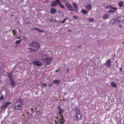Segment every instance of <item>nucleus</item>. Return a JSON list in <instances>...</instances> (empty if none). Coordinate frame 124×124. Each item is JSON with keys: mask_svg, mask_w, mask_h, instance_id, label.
<instances>
[{"mask_svg": "<svg viewBox=\"0 0 124 124\" xmlns=\"http://www.w3.org/2000/svg\"><path fill=\"white\" fill-rule=\"evenodd\" d=\"M13 33L14 35H16V31L15 30H12Z\"/></svg>", "mask_w": 124, "mask_h": 124, "instance_id": "29", "label": "nucleus"}, {"mask_svg": "<svg viewBox=\"0 0 124 124\" xmlns=\"http://www.w3.org/2000/svg\"><path fill=\"white\" fill-rule=\"evenodd\" d=\"M8 77L9 79L11 80V79H13L12 78V76L11 74H8Z\"/></svg>", "mask_w": 124, "mask_h": 124, "instance_id": "27", "label": "nucleus"}, {"mask_svg": "<svg viewBox=\"0 0 124 124\" xmlns=\"http://www.w3.org/2000/svg\"><path fill=\"white\" fill-rule=\"evenodd\" d=\"M52 83H50V84H49L48 85V86H49V87H50V86H51L52 85Z\"/></svg>", "mask_w": 124, "mask_h": 124, "instance_id": "36", "label": "nucleus"}, {"mask_svg": "<svg viewBox=\"0 0 124 124\" xmlns=\"http://www.w3.org/2000/svg\"><path fill=\"white\" fill-rule=\"evenodd\" d=\"M3 97L2 95L0 97V99L1 100H2L3 99Z\"/></svg>", "mask_w": 124, "mask_h": 124, "instance_id": "35", "label": "nucleus"}, {"mask_svg": "<svg viewBox=\"0 0 124 124\" xmlns=\"http://www.w3.org/2000/svg\"><path fill=\"white\" fill-rule=\"evenodd\" d=\"M29 50V51L30 52H32L33 51H36V50H35L34 49H33L31 48H28Z\"/></svg>", "mask_w": 124, "mask_h": 124, "instance_id": "21", "label": "nucleus"}, {"mask_svg": "<svg viewBox=\"0 0 124 124\" xmlns=\"http://www.w3.org/2000/svg\"><path fill=\"white\" fill-rule=\"evenodd\" d=\"M109 17V15L108 14H105L104 15L103 17V18L104 19H105L108 18Z\"/></svg>", "mask_w": 124, "mask_h": 124, "instance_id": "23", "label": "nucleus"}, {"mask_svg": "<svg viewBox=\"0 0 124 124\" xmlns=\"http://www.w3.org/2000/svg\"><path fill=\"white\" fill-rule=\"evenodd\" d=\"M62 109H59V113H60V114H62L63 112V111Z\"/></svg>", "mask_w": 124, "mask_h": 124, "instance_id": "28", "label": "nucleus"}, {"mask_svg": "<svg viewBox=\"0 0 124 124\" xmlns=\"http://www.w3.org/2000/svg\"><path fill=\"white\" fill-rule=\"evenodd\" d=\"M20 37H18L16 38V39H20Z\"/></svg>", "mask_w": 124, "mask_h": 124, "instance_id": "39", "label": "nucleus"}, {"mask_svg": "<svg viewBox=\"0 0 124 124\" xmlns=\"http://www.w3.org/2000/svg\"><path fill=\"white\" fill-rule=\"evenodd\" d=\"M31 111H33V109H31Z\"/></svg>", "mask_w": 124, "mask_h": 124, "instance_id": "43", "label": "nucleus"}, {"mask_svg": "<svg viewBox=\"0 0 124 124\" xmlns=\"http://www.w3.org/2000/svg\"><path fill=\"white\" fill-rule=\"evenodd\" d=\"M111 85L114 87H116L117 85L114 82H111Z\"/></svg>", "mask_w": 124, "mask_h": 124, "instance_id": "19", "label": "nucleus"}, {"mask_svg": "<svg viewBox=\"0 0 124 124\" xmlns=\"http://www.w3.org/2000/svg\"><path fill=\"white\" fill-rule=\"evenodd\" d=\"M81 12L83 14H85L88 13L87 11L84 9H83L81 10Z\"/></svg>", "mask_w": 124, "mask_h": 124, "instance_id": "18", "label": "nucleus"}, {"mask_svg": "<svg viewBox=\"0 0 124 124\" xmlns=\"http://www.w3.org/2000/svg\"><path fill=\"white\" fill-rule=\"evenodd\" d=\"M116 19L117 22H122L124 20V16H120L118 17Z\"/></svg>", "mask_w": 124, "mask_h": 124, "instance_id": "7", "label": "nucleus"}, {"mask_svg": "<svg viewBox=\"0 0 124 124\" xmlns=\"http://www.w3.org/2000/svg\"><path fill=\"white\" fill-rule=\"evenodd\" d=\"M69 71V69H68L67 70V72L68 73Z\"/></svg>", "mask_w": 124, "mask_h": 124, "instance_id": "37", "label": "nucleus"}, {"mask_svg": "<svg viewBox=\"0 0 124 124\" xmlns=\"http://www.w3.org/2000/svg\"><path fill=\"white\" fill-rule=\"evenodd\" d=\"M10 84L12 85V86L13 87L16 84L15 82L13 81V79L10 80Z\"/></svg>", "mask_w": 124, "mask_h": 124, "instance_id": "12", "label": "nucleus"}, {"mask_svg": "<svg viewBox=\"0 0 124 124\" xmlns=\"http://www.w3.org/2000/svg\"><path fill=\"white\" fill-rule=\"evenodd\" d=\"M10 103H11L10 102H6L4 105V108H7V106Z\"/></svg>", "mask_w": 124, "mask_h": 124, "instance_id": "17", "label": "nucleus"}, {"mask_svg": "<svg viewBox=\"0 0 124 124\" xmlns=\"http://www.w3.org/2000/svg\"><path fill=\"white\" fill-rule=\"evenodd\" d=\"M73 18L75 19V20H77L78 19V17L76 16H73Z\"/></svg>", "mask_w": 124, "mask_h": 124, "instance_id": "30", "label": "nucleus"}, {"mask_svg": "<svg viewBox=\"0 0 124 124\" xmlns=\"http://www.w3.org/2000/svg\"><path fill=\"white\" fill-rule=\"evenodd\" d=\"M29 45L30 46L34 47V49L36 51L39 48L40 45L37 42L32 41Z\"/></svg>", "mask_w": 124, "mask_h": 124, "instance_id": "1", "label": "nucleus"}, {"mask_svg": "<svg viewBox=\"0 0 124 124\" xmlns=\"http://www.w3.org/2000/svg\"><path fill=\"white\" fill-rule=\"evenodd\" d=\"M62 0L63 2H65L66 1V0Z\"/></svg>", "mask_w": 124, "mask_h": 124, "instance_id": "41", "label": "nucleus"}, {"mask_svg": "<svg viewBox=\"0 0 124 124\" xmlns=\"http://www.w3.org/2000/svg\"><path fill=\"white\" fill-rule=\"evenodd\" d=\"M120 72H121L122 71V69L121 68H120Z\"/></svg>", "mask_w": 124, "mask_h": 124, "instance_id": "40", "label": "nucleus"}, {"mask_svg": "<svg viewBox=\"0 0 124 124\" xmlns=\"http://www.w3.org/2000/svg\"><path fill=\"white\" fill-rule=\"evenodd\" d=\"M119 26L121 28L122 27V26L121 25H119Z\"/></svg>", "mask_w": 124, "mask_h": 124, "instance_id": "42", "label": "nucleus"}, {"mask_svg": "<svg viewBox=\"0 0 124 124\" xmlns=\"http://www.w3.org/2000/svg\"><path fill=\"white\" fill-rule=\"evenodd\" d=\"M87 19L88 21L90 22H93L94 20V19L92 18H88Z\"/></svg>", "mask_w": 124, "mask_h": 124, "instance_id": "20", "label": "nucleus"}, {"mask_svg": "<svg viewBox=\"0 0 124 124\" xmlns=\"http://www.w3.org/2000/svg\"><path fill=\"white\" fill-rule=\"evenodd\" d=\"M67 8H68L69 10L71 11H74V9H73L71 6H70Z\"/></svg>", "mask_w": 124, "mask_h": 124, "instance_id": "26", "label": "nucleus"}, {"mask_svg": "<svg viewBox=\"0 0 124 124\" xmlns=\"http://www.w3.org/2000/svg\"><path fill=\"white\" fill-rule=\"evenodd\" d=\"M106 9L109 8L108 11L110 13H113L115 12V11L117 10V9L116 8L111 7L110 5H108L106 7Z\"/></svg>", "mask_w": 124, "mask_h": 124, "instance_id": "3", "label": "nucleus"}, {"mask_svg": "<svg viewBox=\"0 0 124 124\" xmlns=\"http://www.w3.org/2000/svg\"><path fill=\"white\" fill-rule=\"evenodd\" d=\"M39 32H44V31L42 30H40L39 29V30H38Z\"/></svg>", "mask_w": 124, "mask_h": 124, "instance_id": "32", "label": "nucleus"}, {"mask_svg": "<svg viewBox=\"0 0 124 124\" xmlns=\"http://www.w3.org/2000/svg\"><path fill=\"white\" fill-rule=\"evenodd\" d=\"M76 117L78 120H80L81 119L82 113L80 111H78L77 113Z\"/></svg>", "mask_w": 124, "mask_h": 124, "instance_id": "6", "label": "nucleus"}, {"mask_svg": "<svg viewBox=\"0 0 124 124\" xmlns=\"http://www.w3.org/2000/svg\"><path fill=\"white\" fill-rule=\"evenodd\" d=\"M33 64L37 66H40L41 65V64L40 62L38 61H35L33 62Z\"/></svg>", "mask_w": 124, "mask_h": 124, "instance_id": "9", "label": "nucleus"}, {"mask_svg": "<svg viewBox=\"0 0 124 124\" xmlns=\"http://www.w3.org/2000/svg\"><path fill=\"white\" fill-rule=\"evenodd\" d=\"M85 8L88 10H90L92 8V6L91 4H89L86 6Z\"/></svg>", "mask_w": 124, "mask_h": 124, "instance_id": "14", "label": "nucleus"}, {"mask_svg": "<svg viewBox=\"0 0 124 124\" xmlns=\"http://www.w3.org/2000/svg\"><path fill=\"white\" fill-rule=\"evenodd\" d=\"M56 11L55 9L52 8L51 9L50 12L52 14H54L56 12Z\"/></svg>", "mask_w": 124, "mask_h": 124, "instance_id": "15", "label": "nucleus"}, {"mask_svg": "<svg viewBox=\"0 0 124 124\" xmlns=\"http://www.w3.org/2000/svg\"><path fill=\"white\" fill-rule=\"evenodd\" d=\"M73 6L74 9V10L75 12H78V7L77 4L75 3H73Z\"/></svg>", "mask_w": 124, "mask_h": 124, "instance_id": "8", "label": "nucleus"}, {"mask_svg": "<svg viewBox=\"0 0 124 124\" xmlns=\"http://www.w3.org/2000/svg\"><path fill=\"white\" fill-rule=\"evenodd\" d=\"M57 4L59 5H61V2L60 0H56V1H53L50 6L51 7L56 6Z\"/></svg>", "mask_w": 124, "mask_h": 124, "instance_id": "4", "label": "nucleus"}, {"mask_svg": "<svg viewBox=\"0 0 124 124\" xmlns=\"http://www.w3.org/2000/svg\"><path fill=\"white\" fill-rule=\"evenodd\" d=\"M117 20H116L115 19H112L110 21V24H113L115 23H117Z\"/></svg>", "mask_w": 124, "mask_h": 124, "instance_id": "13", "label": "nucleus"}, {"mask_svg": "<svg viewBox=\"0 0 124 124\" xmlns=\"http://www.w3.org/2000/svg\"><path fill=\"white\" fill-rule=\"evenodd\" d=\"M63 122V119L61 118L58 119L57 121V123L58 124H62Z\"/></svg>", "mask_w": 124, "mask_h": 124, "instance_id": "10", "label": "nucleus"}, {"mask_svg": "<svg viewBox=\"0 0 124 124\" xmlns=\"http://www.w3.org/2000/svg\"><path fill=\"white\" fill-rule=\"evenodd\" d=\"M66 20V19H65L63 21H60V23H64V22H65V21Z\"/></svg>", "mask_w": 124, "mask_h": 124, "instance_id": "31", "label": "nucleus"}, {"mask_svg": "<svg viewBox=\"0 0 124 124\" xmlns=\"http://www.w3.org/2000/svg\"><path fill=\"white\" fill-rule=\"evenodd\" d=\"M22 40L21 39L19 40H16L15 42V43L16 45L19 44L21 42Z\"/></svg>", "mask_w": 124, "mask_h": 124, "instance_id": "24", "label": "nucleus"}, {"mask_svg": "<svg viewBox=\"0 0 124 124\" xmlns=\"http://www.w3.org/2000/svg\"><path fill=\"white\" fill-rule=\"evenodd\" d=\"M42 85H44L45 87H46V85L45 84L43 83L42 84Z\"/></svg>", "mask_w": 124, "mask_h": 124, "instance_id": "38", "label": "nucleus"}, {"mask_svg": "<svg viewBox=\"0 0 124 124\" xmlns=\"http://www.w3.org/2000/svg\"><path fill=\"white\" fill-rule=\"evenodd\" d=\"M65 4L67 8H68L69 7H70V6H71L70 5V4L67 2H66L65 3Z\"/></svg>", "mask_w": 124, "mask_h": 124, "instance_id": "22", "label": "nucleus"}, {"mask_svg": "<svg viewBox=\"0 0 124 124\" xmlns=\"http://www.w3.org/2000/svg\"><path fill=\"white\" fill-rule=\"evenodd\" d=\"M106 65L108 66H110L111 64V60L110 59L108 60L106 62Z\"/></svg>", "mask_w": 124, "mask_h": 124, "instance_id": "16", "label": "nucleus"}, {"mask_svg": "<svg viewBox=\"0 0 124 124\" xmlns=\"http://www.w3.org/2000/svg\"><path fill=\"white\" fill-rule=\"evenodd\" d=\"M41 59L44 61H47L46 63L48 65L51 62L52 58L51 57H48L47 55H45L42 56Z\"/></svg>", "mask_w": 124, "mask_h": 124, "instance_id": "2", "label": "nucleus"}, {"mask_svg": "<svg viewBox=\"0 0 124 124\" xmlns=\"http://www.w3.org/2000/svg\"><path fill=\"white\" fill-rule=\"evenodd\" d=\"M60 5V6L62 8H64V6L63 5H62L61 4V5Z\"/></svg>", "mask_w": 124, "mask_h": 124, "instance_id": "33", "label": "nucleus"}, {"mask_svg": "<svg viewBox=\"0 0 124 124\" xmlns=\"http://www.w3.org/2000/svg\"><path fill=\"white\" fill-rule=\"evenodd\" d=\"M36 30L38 31V30H39V29H38L37 28H34L32 29V30Z\"/></svg>", "mask_w": 124, "mask_h": 124, "instance_id": "34", "label": "nucleus"}, {"mask_svg": "<svg viewBox=\"0 0 124 124\" xmlns=\"http://www.w3.org/2000/svg\"><path fill=\"white\" fill-rule=\"evenodd\" d=\"M53 82L55 84L57 85H58L60 84V80H53Z\"/></svg>", "mask_w": 124, "mask_h": 124, "instance_id": "11", "label": "nucleus"}, {"mask_svg": "<svg viewBox=\"0 0 124 124\" xmlns=\"http://www.w3.org/2000/svg\"><path fill=\"white\" fill-rule=\"evenodd\" d=\"M17 105L15 106V108H16L17 107L18 108L20 107L22 103V100L20 98H19L17 99L16 101Z\"/></svg>", "mask_w": 124, "mask_h": 124, "instance_id": "5", "label": "nucleus"}, {"mask_svg": "<svg viewBox=\"0 0 124 124\" xmlns=\"http://www.w3.org/2000/svg\"><path fill=\"white\" fill-rule=\"evenodd\" d=\"M123 4V3L122 1L118 3V5L120 7H122Z\"/></svg>", "mask_w": 124, "mask_h": 124, "instance_id": "25", "label": "nucleus"}]
</instances>
